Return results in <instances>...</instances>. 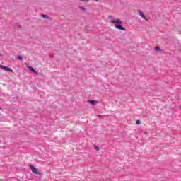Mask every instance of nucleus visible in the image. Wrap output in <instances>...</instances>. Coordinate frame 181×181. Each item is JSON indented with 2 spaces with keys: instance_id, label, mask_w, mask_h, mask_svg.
<instances>
[{
  "instance_id": "obj_6",
  "label": "nucleus",
  "mask_w": 181,
  "mask_h": 181,
  "mask_svg": "<svg viewBox=\"0 0 181 181\" xmlns=\"http://www.w3.org/2000/svg\"><path fill=\"white\" fill-rule=\"evenodd\" d=\"M28 69H29L30 70V71H32L33 73H35V74H37V75L39 74L37 73V71H36L35 70V69H33V67L28 66Z\"/></svg>"
},
{
  "instance_id": "obj_2",
  "label": "nucleus",
  "mask_w": 181,
  "mask_h": 181,
  "mask_svg": "<svg viewBox=\"0 0 181 181\" xmlns=\"http://www.w3.org/2000/svg\"><path fill=\"white\" fill-rule=\"evenodd\" d=\"M0 69L4 70L5 71H9L10 73H13V70L8 66L0 65Z\"/></svg>"
},
{
  "instance_id": "obj_8",
  "label": "nucleus",
  "mask_w": 181,
  "mask_h": 181,
  "mask_svg": "<svg viewBox=\"0 0 181 181\" xmlns=\"http://www.w3.org/2000/svg\"><path fill=\"white\" fill-rule=\"evenodd\" d=\"M42 18H44V19H47V18H49V16H47V15H45V14H42Z\"/></svg>"
},
{
  "instance_id": "obj_13",
  "label": "nucleus",
  "mask_w": 181,
  "mask_h": 181,
  "mask_svg": "<svg viewBox=\"0 0 181 181\" xmlns=\"http://www.w3.org/2000/svg\"><path fill=\"white\" fill-rule=\"evenodd\" d=\"M18 60H22V56L19 55V56L18 57Z\"/></svg>"
},
{
  "instance_id": "obj_12",
  "label": "nucleus",
  "mask_w": 181,
  "mask_h": 181,
  "mask_svg": "<svg viewBox=\"0 0 181 181\" xmlns=\"http://www.w3.org/2000/svg\"><path fill=\"white\" fill-rule=\"evenodd\" d=\"M95 151H100V148H98L97 146H95Z\"/></svg>"
},
{
  "instance_id": "obj_10",
  "label": "nucleus",
  "mask_w": 181,
  "mask_h": 181,
  "mask_svg": "<svg viewBox=\"0 0 181 181\" xmlns=\"http://www.w3.org/2000/svg\"><path fill=\"white\" fill-rule=\"evenodd\" d=\"M136 124L137 125H139V124H141V120H136Z\"/></svg>"
},
{
  "instance_id": "obj_3",
  "label": "nucleus",
  "mask_w": 181,
  "mask_h": 181,
  "mask_svg": "<svg viewBox=\"0 0 181 181\" xmlns=\"http://www.w3.org/2000/svg\"><path fill=\"white\" fill-rule=\"evenodd\" d=\"M30 169L32 170L33 173H35V175H40L39 170H37V168H35L33 165H30Z\"/></svg>"
},
{
  "instance_id": "obj_11",
  "label": "nucleus",
  "mask_w": 181,
  "mask_h": 181,
  "mask_svg": "<svg viewBox=\"0 0 181 181\" xmlns=\"http://www.w3.org/2000/svg\"><path fill=\"white\" fill-rule=\"evenodd\" d=\"M81 2H90V0H79Z\"/></svg>"
},
{
  "instance_id": "obj_9",
  "label": "nucleus",
  "mask_w": 181,
  "mask_h": 181,
  "mask_svg": "<svg viewBox=\"0 0 181 181\" xmlns=\"http://www.w3.org/2000/svg\"><path fill=\"white\" fill-rule=\"evenodd\" d=\"M79 9H81V11H86V8H84L83 6H80Z\"/></svg>"
},
{
  "instance_id": "obj_4",
  "label": "nucleus",
  "mask_w": 181,
  "mask_h": 181,
  "mask_svg": "<svg viewBox=\"0 0 181 181\" xmlns=\"http://www.w3.org/2000/svg\"><path fill=\"white\" fill-rule=\"evenodd\" d=\"M137 12L141 18H144V21H148V18H146V16H145V14H144V12H142V11L138 10Z\"/></svg>"
},
{
  "instance_id": "obj_1",
  "label": "nucleus",
  "mask_w": 181,
  "mask_h": 181,
  "mask_svg": "<svg viewBox=\"0 0 181 181\" xmlns=\"http://www.w3.org/2000/svg\"><path fill=\"white\" fill-rule=\"evenodd\" d=\"M110 23L112 25H115V27L116 29H118L119 30H124L125 31V29L124 27H122V25H124V23L122 21L120 20V18H118L117 17H114L112 16H108Z\"/></svg>"
},
{
  "instance_id": "obj_5",
  "label": "nucleus",
  "mask_w": 181,
  "mask_h": 181,
  "mask_svg": "<svg viewBox=\"0 0 181 181\" xmlns=\"http://www.w3.org/2000/svg\"><path fill=\"white\" fill-rule=\"evenodd\" d=\"M88 104H91V105H95L98 102L97 100H88Z\"/></svg>"
},
{
  "instance_id": "obj_7",
  "label": "nucleus",
  "mask_w": 181,
  "mask_h": 181,
  "mask_svg": "<svg viewBox=\"0 0 181 181\" xmlns=\"http://www.w3.org/2000/svg\"><path fill=\"white\" fill-rule=\"evenodd\" d=\"M154 50H156V52H162V49H160L159 47H155Z\"/></svg>"
},
{
  "instance_id": "obj_14",
  "label": "nucleus",
  "mask_w": 181,
  "mask_h": 181,
  "mask_svg": "<svg viewBox=\"0 0 181 181\" xmlns=\"http://www.w3.org/2000/svg\"><path fill=\"white\" fill-rule=\"evenodd\" d=\"M180 110H181V106H180Z\"/></svg>"
}]
</instances>
